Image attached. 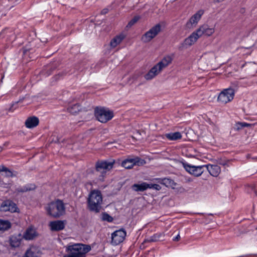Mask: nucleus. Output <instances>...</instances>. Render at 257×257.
<instances>
[{
  "instance_id": "nucleus-6",
  "label": "nucleus",
  "mask_w": 257,
  "mask_h": 257,
  "mask_svg": "<svg viewBox=\"0 0 257 257\" xmlns=\"http://www.w3.org/2000/svg\"><path fill=\"white\" fill-rule=\"evenodd\" d=\"M161 31V26L158 24L146 32L142 37L141 40L144 43H148L154 39Z\"/></svg>"
},
{
  "instance_id": "nucleus-20",
  "label": "nucleus",
  "mask_w": 257,
  "mask_h": 257,
  "mask_svg": "<svg viewBox=\"0 0 257 257\" xmlns=\"http://www.w3.org/2000/svg\"><path fill=\"white\" fill-rule=\"evenodd\" d=\"M206 168L212 176L217 177L220 173V168L218 165H207Z\"/></svg>"
},
{
  "instance_id": "nucleus-18",
  "label": "nucleus",
  "mask_w": 257,
  "mask_h": 257,
  "mask_svg": "<svg viewBox=\"0 0 257 257\" xmlns=\"http://www.w3.org/2000/svg\"><path fill=\"white\" fill-rule=\"evenodd\" d=\"M124 35L120 34L114 37L110 42L109 45L111 48H114L118 46L124 39Z\"/></svg>"
},
{
  "instance_id": "nucleus-8",
  "label": "nucleus",
  "mask_w": 257,
  "mask_h": 257,
  "mask_svg": "<svg viewBox=\"0 0 257 257\" xmlns=\"http://www.w3.org/2000/svg\"><path fill=\"white\" fill-rule=\"evenodd\" d=\"M115 161H98L95 164V169L102 173L110 170L113 167Z\"/></svg>"
},
{
  "instance_id": "nucleus-22",
  "label": "nucleus",
  "mask_w": 257,
  "mask_h": 257,
  "mask_svg": "<svg viewBox=\"0 0 257 257\" xmlns=\"http://www.w3.org/2000/svg\"><path fill=\"white\" fill-rule=\"evenodd\" d=\"M36 186L34 184H29L23 187H19L16 189V191L18 193H25L28 191L34 190Z\"/></svg>"
},
{
  "instance_id": "nucleus-26",
  "label": "nucleus",
  "mask_w": 257,
  "mask_h": 257,
  "mask_svg": "<svg viewBox=\"0 0 257 257\" xmlns=\"http://www.w3.org/2000/svg\"><path fill=\"white\" fill-rule=\"evenodd\" d=\"M24 257H38L37 249L33 247L28 249Z\"/></svg>"
},
{
  "instance_id": "nucleus-42",
  "label": "nucleus",
  "mask_w": 257,
  "mask_h": 257,
  "mask_svg": "<svg viewBox=\"0 0 257 257\" xmlns=\"http://www.w3.org/2000/svg\"><path fill=\"white\" fill-rule=\"evenodd\" d=\"M1 150H2V149H1V148L0 147V152L1 151Z\"/></svg>"
},
{
  "instance_id": "nucleus-7",
  "label": "nucleus",
  "mask_w": 257,
  "mask_h": 257,
  "mask_svg": "<svg viewBox=\"0 0 257 257\" xmlns=\"http://www.w3.org/2000/svg\"><path fill=\"white\" fill-rule=\"evenodd\" d=\"M146 163V161L139 157L127 159L123 161L121 163V166L127 169L133 168L135 165L143 166Z\"/></svg>"
},
{
  "instance_id": "nucleus-10",
  "label": "nucleus",
  "mask_w": 257,
  "mask_h": 257,
  "mask_svg": "<svg viewBox=\"0 0 257 257\" xmlns=\"http://www.w3.org/2000/svg\"><path fill=\"white\" fill-rule=\"evenodd\" d=\"M204 11L202 10H199L194 14L186 24V27L187 29H193L196 26L198 22L201 19L202 16L204 14Z\"/></svg>"
},
{
  "instance_id": "nucleus-40",
  "label": "nucleus",
  "mask_w": 257,
  "mask_h": 257,
  "mask_svg": "<svg viewBox=\"0 0 257 257\" xmlns=\"http://www.w3.org/2000/svg\"><path fill=\"white\" fill-rule=\"evenodd\" d=\"M224 0H216V2L217 3H220L221 2H223Z\"/></svg>"
},
{
  "instance_id": "nucleus-34",
  "label": "nucleus",
  "mask_w": 257,
  "mask_h": 257,
  "mask_svg": "<svg viewBox=\"0 0 257 257\" xmlns=\"http://www.w3.org/2000/svg\"><path fill=\"white\" fill-rule=\"evenodd\" d=\"M150 187L149 188H153L156 190H160L161 189V187L158 184H149Z\"/></svg>"
},
{
  "instance_id": "nucleus-2",
  "label": "nucleus",
  "mask_w": 257,
  "mask_h": 257,
  "mask_svg": "<svg viewBox=\"0 0 257 257\" xmlns=\"http://www.w3.org/2000/svg\"><path fill=\"white\" fill-rule=\"evenodd\" d=\"M88 208L90 210L99 212L101 209L102 196L101 192L98 190H92L88 198Z\"/></svg>"
},
{
  "instance_id": "nucleus-25",
  "label": "nucleus",
  "mask_w": 257,
  "mask_h": 257,
  "mask_svg": "<svg viewBox=\"0 0 257 257\" xmlns=\"http://www.w3.org/2000/svg\"><path fill=\"white\" fill-rule=\"evenodd\" d=\"M11 227V222L6 220L0 219V231H5Z\"/></svg>"
},
{
  "instance_id": "nucleus-32",
  "label": "nucleus",
  "mask_w": 257,
  "mask_h": 257,
  "mask_svg": "<svg viewBox=\"0 0 257 257\" xmlns=\"http://www.w3.org/2000/svg\"><path fill=\"white\" fill-rule=\"evenodd\" d=\"M157 66L158 67V68L160 69L161 72L162 71L163 69L167 67L168 66L166 65L165 63L162 62L161 61H160L159 63H158L156 64Z\"/></svg>"
},
{
  "instance_id": "nucleus-23",
  "label": "nucleus",
  "mask_w": 257,
  "mask_h": 257,
  "mask_svg": "<svg viewBox=\"0 0 257 257\" xmlns=\"http://www.w3.org/2000/svg\"><path fill=\"white\" fill-rule=\"evenodd\" d=\"M165 136L170 141H177L182 138V135L179 132L166 134Z\"/></svg>"
},
{
  "instance_id": "nucleus-35",
  "label": "nucleus",
  "mask_w": 257,
  "mask_h": 257,
  "mask_svg": "<svg viewBox=\"0 0 257 257\" xmlns=\"http://www.w3.org/2000/svg\"><path fill=\"white\" fill-rule=\"evenodd\" d=\"M242 128V122H237L235 124L234 126V128L237 131H238L241 129Z\"/></svg>"
},
{
  "instance_id": "nucleus-33",
  "label": "nucleus",
  "mask_w": 257,
  "mask_h": 257,
  "mask_svg": "<svg viewBox=\"0 0 257 257\" xmlns=\"http://www.w3.org/2000/svg\"><path fill=\"white\" fill-rule=\"evenodd\" d=\"M102 219L103 220H106L108 222H111L112 221V218L106 213L103 214Z\"/></svg>"
},
{
  "instance_id": "nucleus-24",
  "label": "nucleus",
  "mask_w": 257,
  "mask_h": 257,
  "mask_svg": "<svg viewBox=\"0 0 257 257\" xmlns=\"http://www.w3.org/2000/svg\"><path fill=\"white\" fill-rule=\"evenodd\" d=\"M21 239L20 236H12L10 238V243L12 247H19L21 244Z\"/></svg>"
},
{
  "instance_id": "nucleus-31",
  "label": "nucleus",
  "mask_w": 257,
  "mask_h": 257,
  "mask_svg": "<svg viewBox=\"0 0 257 257\" xmlns=\"http://www.w3.org/2000/svg\"><path fill=\"white\" fill-rule=\"evenodd\" d=\"M5 176L7 177H14L16 176V174L10 170L8 168L5 171Z\"/></svg>"
},
{
  "instance_id": "nucleus-12",
  "label": "nucleus",
  "mask_w": 257,
  "mask_h": 257,
  "mask_svg": "<svg viewBox=\"0 0 257 257\" xmlns=\"http://www.w3.org/2000/svg\"><path fill=\"white\" fill-rule=\"evenodd\" d=\"M17 209L16 204L9 200L3 202L0 206V210L4 212H17Z\"/></svg>"
},
{
  "instance_id": "nucleus-36",
  "label": "nucleus",
  "mask_w": 257,
  "mask_h": 257,
  "mask_svg": "<svg viewBox=\"0 0 257 257\" xmlns=\"http://www.w3.org/2000/svg\"><path fill=\"white\" fill-rule=\"evenodd\" d=\"M8 168L4 166H0V172H5V171H6V170Z\"/></svg>"
},
{
  "instance_id": "nucleus-21",
  "label": "nucleus",
  "mask_w": 257,
  "mask_h": 257,
  "mask_svg": "<svg viewBox=\"0 0 257 257\" xmlns=\"http://www.w3.org/2000/svg\"><path fill=\"white\" fill-rule=\"evenodd\" d=\"M150 187L149 184L146 182H143L142 183L139 184H134L132 185V188L133 190L136 192L139 191H144L146 190L147 189Z\"/></svg>"
},
{
  "instance_id": "nucleus-41",
  "label": "nucleus",
  "mask_w": 257,
  "mask_h": 257,
  "mask_svg": "<svg viewBox=\"0 0 257 257\" xmlns=\"http://www.w3.org/2000/svg\"><path fill=\"white\" fill-rule=\"evenodd\" d=\"M3 78H4V76L2 77V79H3ZM1 81H2V80H1Z\"/></svg>"
},
{
  "instance_id": "nucleus-37",
  "label": "nucleus",
  "mask_w": 257,
  "mask_h": 257,
  "mask_svg": "<svg viewBox=\"0 0 257 257\" xmlns=\"http://www.w3.org/2000/svg\"><path fill=\"white\" fill-rule=\"evenodd\" d=\"M249 125H250V124L247 123L246 122H242V128L244 127L248 126Z\"/></svg>"
},
{
  "instance_id": "nucleus-28",
  "label": "nucleus",
  "mask_w": 257,
  "mask_h": 257,
  "mask_svg": "<svg viewBox=\"0 0 257 257\" xmlns=\"http://www.w3.org/2000/svg\"><path fill=\"white\" fill-rule=\"evenodd\" d=\"M81 107L78 104H75L68 107L67 110L71 114H74L80 110Z\"/></svg>"
},
{
  "instance_id": "nucleus-3",
  "label": "nucleus",
  "mask_w": 257,
  "mask_h": 257,
  "mask_svg": "<svg viewBox=\"0 0 257 257\" xmlns=\"http://www.w3.org/2000/svg\"><path fill=\"white\" fill-rule=\"evenodd\" d=\"M90 249V246L88 245L74 244L68 246L67 250L69 253L63 257H85L86 253Z\"/></svg>"
},
{
  "instance_id": "nucleus-19",
  "label": "nucleus",
  "mask_w": 257,
  "mask_h": 257,
  "mask_svg": "<svg viewBox=\"0 0 257 257\" xmlns=\"http://www.w3.org/2000/svg\"><path fill=\"white\" fill-rule=\"evenodd\" d=\"M36 236L37 232L35 229L32 227L27 228L23 235L24 238L26 240L33 239Z\"/></svg>"
},
{
  "instance_id": "nucleus-9",
  "label": "nucleus",
  "mask_w": 257,
  "mask_h": 257,
  "mask_svg": "<svg viewBox=\"0 0 257 257\" xmlns=\"http://www.w3.org/2000/svg\"><path fill=\"white\" fill-rule=\"evenodd\" d=\"M183 165L186 171L196 177L200 176L204 172V166H191L186 163H183Z\"/></svg>"
},
{
  "instance_id": "nucleus-29",
  "label": "nucleus",
  "mask_w": 257,
  "mask_h": 257,
  "mask_svg": "<svg viewBox=\"0 0 257 257\" xmlns=\"http://www.w3.org/2000/svg\"><path fill=\"white\" fill-rule=\"evenodd\" d=\"M140 19L139 16L134 17L127 24L126 27L130 28L133 26Z\"/></svg>"
},
{
  "instance_id": "nucleus-16",
  "label": "nucleus",
  "mask_w": 257,
  "mask_h": 257,
  "mask_svg": "<svg viewBox=\"0 0 257 257\" xmlns=\"http://www.w3.org/2000/svg\"><path fill=\"white\" fill-rule=\"evenodd\" d=\"M161 71L156 65L154 66L150 71L145 75V78L147 80H150L158 75Z\"/></svg>"
},
{
  "instance_id": "nucleus-15",
  "label": "nucleus",
  "mask_w": 257,
  "mask_h": 257,
  "mask_svg": "<svg viewBox=\"0 0 257 257\" xmlns=\"http://www.w3.org/2000/svg\"><path fill=\"white\" fill-rule=\"evenodd\" d=\"M49 226L52 231H59L65 227V221L55 220L49 223Z\"/></svg>"
},
{
  "instance_id": "nucleus-17",
  "label": "nucleus",
  "mask_w": 257,
  "mask_h": 257,
  "mask_svg": "<svg viewBox=\"0 0 257 257\" xmlns=\"http://www.w3.org/2000/svg\"><path fill=\"white\" fill-rule=\"evenodd\" d=\"M39 120L38 117L36 116H31L28 117L25 121V125L27 128H31L37 126Z\"/></svg>"
},
{
  "instance_id": "nucleus-39",
  "label": "nucleus",
  "mask_w": 257,
  "mask_h": 257,
  "mask_svg": "<svg viewBox=\"0 0 257 257\" xmlns=\"http://www.w3.org/2000/svg\"><path fill=\"white\" fill-rule=\"evenodd\" d=\"M107 12H108V10H107V9H103V10L101 11V14H106Z\"/></svg>"
},
{
  "instance_id": "nucleus-27",
  "label": "nucleus",
  "mask_w": 257,
  "mask_h": 257,
  "mask_svg": "<svg viewBox=\"0 0 257 257\" xmlns=\"http://www.w3.org/2000/svg\"><path fill=\"white\" fill-rule=\"evenodd\" d=\"M162 184L168 187L174 188L176 183L172 180L169 178H164L162 180Z\"/></svg>"
},
{
  "instance_id": "nucleus-14",
  "label": "nucleus",
  "mask_w": 257,
  "mask_h": 257,
  "mask_svg": "<svg viewBox=\"0 0 257 257\" xmlns=\"http://www.w3.org/2000/svg\"><path fill=\"white\" fill-rule=\"evenodd\" d=\"M199 38L198 34L195 31L184 40L182 46L185 47H190L193 45Z\"/></svg>"
},
{
  "instance_id": "nucleus-38",
  "label": "nucleus",
  "mask_w": 257,
  "mask_h": 257,
  "mask_svg": "<svg viewBox=\"0 0 257 257\" xmlns=\"http://www.w3.org/2000/svg\"><path fill=\"white\" fill-rule=\"evenodd\" d=\"M180 236L179 234H178V235H177V236H176V237H175L173 239V240H174V241H178V240L180 239Z\"/></svg>"
},
{
  "instance_id": "nucleus-13",
  "label": "nucleus",
  "mask_w": 257,
  "mask_h": 257,
  "mask_svg": "<svg viewBox=\"0 0 257 257\" xmlns=\"http://www.w3.org/2000/svg\"><path fill=\"white\" fill-rule=\"evenodd\" d=\"M196 31L199 37L204 35L207 37L211 36L215 32L214 28H210L207 25L204 24L201 26Z\"/></svg>"
},
{
  "instance_id": "nucleus-11",
  "label": "nucleus",
  "mask_w": 257,
  "mask_h": 257,
  "mask_svg": "<svg viewBox=\"0 0 257 257\" xmlns=\"http://www.w3.org/2000/svg\"><path fill=\"white\" fill-rule=\"evenodd\" d=\"M126 236V232L123 229L116 230L111 234V243L117 245L122 242Z\"/></svg>"
},
{
  "instance_id": "nucleus-1",
  "label": "nucleus",
  "mask_w": 257,
  "mask_h": 257,
  "mask_svg": "<svg viewBox=\"0 0 257 257\" xmlns=\"http://www.w3.org/2000/svg\"><path fill=\"white\" fill-rule=\"evenodd\" d=\"M46 210L48 214L54 218H59L65 213V207L62 200L57 199L48 203Z\"/></svg>"
},
{
  "instance_id": "nucleus-4",
  "label": "nucleus",
  "mask_w": 257,
  "mask_h": 257,
  "mask_svg": "<svg viewBox=\"0 0 257 257\" xmlns=\"http://www.w3.org/2000/svg\"><path fill=\"white\" fill-rule=\"evenodd\" d=\"M94 114L96 119L102 123H106L111 119L113 116V112L109 108L97 106L94 109Z\"/></svg>"
},
{
  "instance_id": "nucleus-30",
  "label": "nucleus",
  "mask_w": 257,
  "mask_h": 257,
  "mask_svg": "<svg viewBox=\"0 0 257 257\" xmlns=\"http://www.w3.org/2000/svg\"><path fill=\"white\" fill-rule=\"evenodd\" d=\"M161 61L168 66L172 62V58L170 56H166L163 58Z\"/></svg>"
},
{
  "instance_id": "nucleus-5",
  "label": "nucleus",
  "mask_w": 257,
  "mask_h": 257,
  "mask_svg": "<svg viewBox=\"0 0 257 257\" xmlns=\"http://www.w3.org/2000/svg\"><path fill=\"white\" fill-rule=\"evenodd\" d=\"M234 96L233 89L231 88L224 89L218 95L217 100L222 104H226L233 99Z\"/></svg>"
}]
</instances>
